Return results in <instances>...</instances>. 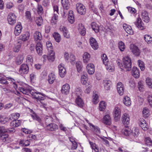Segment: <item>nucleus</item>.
Instances as JSON below:
<instances>
[{"label": "nucleus", "instance_id": "f257e3e1", "mask_svg": "<svg viewBox=\"0 0 152 152\" xmlns=\"http://www.w3.org/2000/svg\"><path fill=\"white\" fill-rule=\"evenodd\" d=\"M18 83L20 86L18 87L19 90L24 94L28 95L30 93L33 97L39 101L44 99L45 95L42 93L38 92L36 91H32L30 86L26 83L23 82L20 83H16L15 80L10 78V84L12 86L14 89H16L18 88Z\"/></svg>", "mask_w": 152, "mask_h": 152}, {"label": "nucleus", "instance_id": "f03ea898", "mask_svg": "<svg viewBox=\"0 0 152 152\" xmlns=\"http://www.w3.org/2000/svg\"><path fill=\"white\" fill-rule=\"evenodd\" d=\"M20 116V114L18 113H14L11 114V117H10V119L13 121L10 123V126L12 127H10V133L11 132H15V130L14 128L18 127L20 126L22 122V121L20 120H17Z\"/></svg>", "mask_w": 152, "mask_h": 152}, {"label": "nucleus", "instance_id": "7ed1b4c3", "mask_svg": "<svg viewBox=\"0 0 152 152\" xmlns=\"http://www.w3.org/2000/svg\"><path fill=\"white\" fill-rule=\"evenodd\" d=\"M123 67L121 68L122 69L124 68V70L129 71L132 67V64L131 60L129 56H125L123 59Z\"/></svg>", "mask_w": 152, "mask_h": 152}, {"label": "nucleus", "instance_id": "20e7f679", "mask_svg": "<svg viewBox=\"0 0 152 152\" xmlns=\"http://www.w3.org/2000/svg\"><path fill=\"white\" fill-rule=\"evenodd\" d=\"M61 3L64 9L63 12H62L61 14L63 17L64 18L66 17L65 15L67 12L66 10H67L69 9L70 3L69 0H61Z\"/></svg>", "mask_w": 152, "mask_h": 152}, {"label": "nucleus", "instance_id": "39448f33", "mask_svg": "<svg viewBox=\"0 0 152 152\" xmlns=\"http://www.w3.org/2000/svg\"><path fill=\"white\" fill-rule=\"evenodd\" d=\"M30 36V33L28 31L22 34L18 37V43L20 44L22 42L27 41L29 39Z\"/></svg>", "mask_w": 152, "mask_h": 152}, {"label": "nucleus", "instance_id": "423d86ee", "mask_svg": "<svg viewBox=\"0 0 152 152\" xmlns=\"http://www.w3.org/2000/svg\"><path fill=\"white\" fill-rule=\"evenodd\" d=\"M76 8L77 12L80 15H84L86 12V9L85 6L80 3H77Z\"/></svg>", "mask_w": 152, "mask_h": 152}, {"label": "nucleus", "instance_id": "0eeeda50", "mask_svg": "<svg viewBox=\"0 0 152 152\" xmlns=\"http://www.w3.org/2000/svg\"><path fill=\"white\" fill-rule=\"evenodd\" d=\"M64 57L67 61L70 62L72 64L75 63V58L74 55L72 54H69L67 52H66L64 55Z\"/></svg>", "mask_w": 152, "mask_h": 152}, {"label": "nucleus", "instance_id": "6e6552de", "mask_svg": "<svg viewBox=\"0 0 152 152\" xmlns=\"http://www.w3.org/2000/svg\"><path fill=\"white\" fill-rule=\"evenodd\" d=\"M121 115V110L120 107H115L113 111V115L114 119L118 121L120 119Z\"/></svg>", "mask_w": 152, "mask_h": 152}, {"label": "nucleus", "instance_id": "1a4fd4ad", "mask_svg": "<svg viewBox=\"0 0 152 152\" xmlns=\"http://www.w3.org/2000/svg\"><path fill=\"white\" fill-rule=\"evenodd\" d=\"M59 71V74L60 76L61 77H64L66 74V70L63 64H60L58 66Z\"/></svg>", "mask_w": 152, "mask_h": 152}, {"label": "nucleus", "instance_id": "9d476101", "mask_svg": "<svg viewBox=\"0 0 152 152\" xmlns=\"http://www.w3.org/2000/svg\"><path fill=\"white\" fill-rule=\"evenodd\" d=\"M134 23L136 26L140 30H143L145 28L144 24L140 17L137 18Z\"/></svg>", "mask_w": 152, "mask_h": 152}, {"label": "nucleus", "instance_id": "9b49d317", "mask_svg": "<svg viewBox=\"0 0 152 152\" xmlns=\"http://www.w3.org/2000/svg\"><path fill=\"white\" fill-rule=\"evenodd\" d=\"M130 50L133 54L136 56H139L140 54V51L138 47L134 44H131L130 46Z\"/></svg>", "mask_w": 152, "mask_h": 152}, {"label": "nucleus", "instance_id": "f8f14e48", "mask_svg": "<svg viewBox=\"0 0 152 152\" xmlns=\"http://www.w3.org/2000/svg\"><path fill=\"white\" fill-rule=\"evenodd\" d=\"M28 70L29 68L27 65L23 64L20 66L19 72L20 74L23 75L27 74Z\"/></svg>", "mask_w": 152, "mask_h": 152}, {"label": "nucleus", "instance_id": "ddd939ff", "mask_svg": "<svg viewBox=\"0 0 152 152\" xmlns=\"http://www.w3.org/2000/svg\"><path fill=\"white\" fill-rule=\"evenodd\" d=\"M23 28L21 23L18 22L16 25L14 31V34L16 36H18L21 33Z\"/></svg>", "mask_w": 152, "mask_h": 152}, {"label": "nucleus", "instance_id": "4468645a", "mask_svg": "<svg viewBox=\"0 0 152 152\" xmlns=\"http://www.w3.org/2000/svg\"><path fill=\"white\" fill-rule=\"evenodd\" d=\"M70 88V86L68 83H66L62 86L61 91L62 93L65 95H67L69 93Z\"/></svg>", "mask_w": 152, "mask_h": 152}, {"label": "nucleus", "instance_id": "2eb2a0df", "mask_svg": "<svg viewBox=\"0 0 152 152\" xmlns=\"http://www.w3.org/2000/svg\"><path fill=\"white\" fill-rule=\"evenodd\" d=\"M82 58L83 63L84 64H86L90 61L91 56L89 53L85 52L83 55Z\"/></svg>", "mask_w": 152, "mask_h": 152}, {"label": "nucleus", "instance_id": "dca6fc26", "mask_svg": "<svg viewBox=\"0 0 152 152\" xmlns=\"http://www.w3.org/2000/svg\"><path fill=\"white\" fill-rule=\"evenodd\" d=\"M89 42L91 46L94 50H96L99 48L98 44L95 39L91 37L89 39Z\"/></svg>", "mask_w": 152, "mask_h": 152}, {"label": "nucleus", "instance_id": "f3484780", "mask_svg": "<svg viewBox=\"0 0 152 152\" xmlns=\"http://www.w3.org/2000/svg\"><path fill=\"white\" fill-rule=\"evenodd\" d=\"M86 68L89 74L92 75L95 72V66L93 64L89 63L86 66Z\"/></svg>", "mask_w": 152, "mask_h": 152}, {"label": "nucleus", "instance_id": "a211bd4d", "mask_svg": "<svg viewBox=\"0 0 152 152\" xmlns=\"http://www.w3.org/2000/svg\"><path fill=\"white\" fill-rule=\"evenodd\" d=\"M117 90L119 95L122 96L123 95L124 88L123 84L121 82H119L117 84Z\"/></svg>", "mask_w": 152, "mask_h": 152}, {"label": "nucleus", "instance_id": "6ab92c4d", "mask_svg": "<svg viewBox=\"0 0 152 152\" xmlns=\"http://www.w3.org/2000/svg\"><path fill=\"white\" fill-rule=\"evenodd\" d=\"M86 121L88 124H89L90 127L91 129L93 131L95 134H98L100 133V130L96 126H94L92 124L90 123L89 121L86 119Z\"/></svg>", "mask_w": 152, "mask_h": 152}, {"label": "nucleus", "instance_id": "aec40b11", "mask_svg": "<svg viewBox=\"0 0 152 152\" xmlns=\"http://www.w3.org/2000/svg\"><path fill=\"white\" fill-rule=\"evenodd\" d=\"M121 119L122 122L124 124L128 125L130 123L129 116L127 113H125L123 115Z\"/></svg>", "mask_w": 152, "mask_h": 152}, {"label": "nucleus", "instance_id": "412c9836", "mask_svg": "<svg viewBox=\"0 0 152 152\" xmlns=\"http://www.w3.org/2000/svg\"><path fill=\"white\" fill-rule=\"evenodd\" d=\"M0 139L6 143L9 142L10 140L9 135L5 132L0 134Z\"/></svg>", "mask_w": 152, "mask_h": 152}, {"label": "nucleus", "instance_id": "4be33fe9", "mask_svg": "<svg viewBox=\"0 0 152 152\" xmlns=\"http://www.w3.org/2000/svg\"><path fill=\"white\" fill-rule=\"evenodd\" d=\"M141 15V17L144 22L148 23L149 21L150 18L147 12L145 11H142Z\"/></svg>", "mask_w": 152, "mask_h": 152}, {"label": "nucleus", "instance_id": "5701e85b", "mask_svg": "<svg viewBox=\"0 0 152 152\" xmlns=\"http://www.w3.org/2000/svg\"><path fill=\"white\" fill-rule=\"evenodd\" d=\"M36 49L38 54L39 56H41L42 54L43 45L41 42H39L37 43Z\"/></svg>", "mask_w": 152, "mask_h": 152}, {"label": "nucleus", "instance_id": "b1692460", "mask_svg": "<svg viewBox=\"0 0 152 152\" xmlns=\"http://www.w3.org/2000/svg\"><path fill=\"white\" fill-rule=\"evenodd\" d=\"M123 26L124 29L128 34L131 35L133 34V31L130 26L126 23H124L123 24Z\"/></svg>", "mask_w": 152, "mask_h": 152}, {"label": "nucleus", "instance_id": "393cba45", "mask_svg": "<svg viewBox=\"0 0 152 152\" xmlns=\"http://www.w3.org/2000/svg\"><path fill=\"white\" fill-rule=\"evenodd\" d=\"M140 126L144 131L147 130L149 128V126L148 125L145 121L143 119H140Z\"/></svg>", "mask_w": 152, "mask_h": 152}, {"label": "nucleus", "instance_id": "a878e982", "mask_svg": "<svg viewBox=\"0 0 152 152\" xmlns=\"http://www.w3.org/2000/svg\"><path fill=\"white\" fill-rule=\"evenodd\" d=\"M103 122L106 125H110L111 122V119L110 115L107 114L104 115L103 118Z\"/></svg>", "mask_w": 152, "mask_h": 152}, {"label": "nucleus", "instance_id": "bb28decb", "mask_svg": "<svg viewBox=\"0 0 152 152\" xmlns=\"http://www.w3.org/2000/svg\"><path fill=\"white\" fill-rule=\"evenodd\" d=\"M68 20L69 22L71 24L74 23L75 22L74 15L73 12L72 10L69 11Z\"/></svg>", "mask_w": 152, "mask_h": 152}, {"label": "nucleus", "instance_id": "cd10ccee", "mask_svg": "<svg viewBox=\"0 0 152 152\" xmlns=\"http://www.w3.org/2000/svg\"><path fill=\"white\" fill-rule=\"evenodd\" d=\"M47 129L50 131H55L58 129V126L55 124H50L46 126Z\"/></svg>", "mask_w": 152, "mask_h": 152}, {"label": "nucleus", "instance_id": "c85d7f7f", "mask_svg": "<svg viewBox=\"0 0 152 152\" xmlns=\"http://www.w3.org/2000/svg\"><path fill=\"white\" fill-rule=\"evenodd\" d=\"M132 74L135 78H138L140 75L139 69L137 67H134L132 69Z\"/></svg>", "mask_w": 152, "mask_h": 152}, {"label": "nucleus", "instance_id": "c756f323", "mask_svg": "<svg viewBox=\"0 0 152 152\" xmlns=\"http://www.w3.org/2000/svg\"><path fill=\"white\" fill-rule=\"evenodd\" d=\"M123 102L126 106H129L131 104V101L130 98L127 96H124L123 100Z\"/></svg>", "mask_w": 152, "mask_h": 152}, {"label": "nucleus", "instance_id": "7c9ffc66", "mask_svg": "<svg viewBox=\"0 0 152 152\" xmlns=\"http://www.w3.org/2000/svg\"><path fill=\"white\" fill-rule=\"evenodd\" d=\"M106 69L109 72H112L114 70V67L113 64L111 61H110L105 65Z\"/></svg>", "mask_w": 152, "mask_h": 152}, {"label": "nucleus", "instance_id": "2f4dec72", "mask_svg": "<svg viewBox=\"0 0 152 152\" xmlns=\"http://www.w3.org/2000/svg\"><path fill=\"white\" fill-rule=\"evenodd\" d=\"M78 29L80 34L84 35L86 34V29L84 26L82 24H79L78 25Z\"/></svg>", "mask_w": 152, "mask_h": 152}, {"label": "nucleus", "instance_id": "473e14b6", "mask_svg": "<svg viewBox=\"0 0 152 152\" xmlns=\"http://www.w3.org/2000/svg\"><path fill=\"white\" fill-rule=\"evenodd\" d=\"M56 80L55 75L54 74L50 73L48 76V80L50 84H53Z\"/></svg>", "mask_w": 152, "mask_h": 152}, {"label": "nucleus", "instance_id": "72a5a7b5", "mask_svg": "<svg viewBox=\"0 0 152 152\" xmlns=\"http://www.w3.org/2000/svg\"><path fill=\"white\" fill-rule=\"evenodd\" d=\"M48 60L49 61H53L55 58V53L53 50L48 51Z\"/></svg>", "mask_w": 152, "mask_h": 152}, {"label": "nucleus", "instance_id": "f704fd0d", "mask_svg": "<svg viewBox=\"0 0 152 152\" xmlns=\"http://www.w3.org/2000/svg\"><path fill=\"white\" fill-rule=\"evenodd\" d=\"M33 36L35 41L40 40L42 39V36L41 33L38 31H36L34 33Z\"/></svg>", "mask_w": 152, "mask_h": 152}, {"label": "nucleus", "instance_id": "c9c22d12", "mask_svg": "<svg viewBox=\"0 0 152 152\" xmlns=\"http://www.w3.org/2000/svg\"><path fill=\"white\" fill-rule=\"evenodd\" d=\"M75 103L78 106L80 107H82L84 106V103L80 97H77L75 100Z\"/></svg>", "mask_w": 152, "mask_h": 152}, {"label": "nucleus", "instance_id": "e433bc0d", "mask_svg": "<svg viewBox=\"0 0 152 152\" xmlns=\"http://www.w3.org/2000/svg\"><path fill=\"white\" fill-rule=\"evenodd\" d=\"M104 87L105 89L109 90L110 89V86L111 85V82L109 80H104L103 81Z\"/></svg>", "mask_w": 152, "mask_h": 152}, {"label": "nucleus", "instance_id": "4c0bfd02", "mask_svg": "<svg viewBox=\"0 0 152 152\" xmlns=\"http://www.w3.org/2000/svg\"><path fill=\"white\" fill-rule=\"evenodd\" d=\"M87 75H82L81 77V82L82 84L83 85H86L87 86H88L89 84L87 83V81L88 80Z\"/></svg>", "mask_w": 152, "mask_h": 152}, {"label": "nucleus", "instance_id": "58836bf2", "mask_svg": "<svg viewBox=\"0 0 152 152\" xmlns=\"http://www.w3.org/2000/svg\"><path fill=\"white\" fill-rule=\"evenodd\" d=\"M23 55H18L16 58L15 60L16 63L17 65H20L23 62Z\"/></svg>", "mask_w": 152, "mask_h": 152}, {"label": "nucleus", "instance_id": "ea45409f", "mask_svg": "<svg viewBox=\"0 0 152 152\" xmlns=\"http://www.w3.org/2000/svg\"><path fill=\"white\" fill-rule=\"evenodd\" d=\"M91 28L96 33H97L99 31V27L98 25L95 22H93L91 24Z\"/></svg>", "mask_w": 152, "mask_h": 152}, {"label": "nucleus", "instance_id": "a19ab883", "mask_svg": "<svg viewBox=\"0 0 152 152\" xmlns=\"http://www.w3.org/2000/svg\"><path fill=\"white\" fill-rule=\"evenodd\" d=\"M75 93L77 97H80V96L82 95L83 91L80 88L77 87L75 89Z\"/></svg>", "mask_w": 152, "mask_h": 152}, {"label": "nucleus", "instance_id": "79ce46f5", "mask_svg": "<svg viewBox=\"0 0 152 152\" xmlns=\"http://www.w3.org/2000/svg\"><path fill=\"white\" fill-rule=\"evenodd\" d=\"M16 17L14 13H10V24L13 25L16 22Z\"/></svg>", "mask_w": 152, "mask_h": 152}, {"label": "nucleus", "instance_id": "37998d69", "mask_svg": "<svg viewBox=\"0 0 152 152\" xmlns=\"http://www.w3.org/2000/svg\"><path fill=\"white\" fill-rule=\"evenodd\" d=\"M101 58L102 62L105 65L110 62L108 61L106 55L105 54H103L102 55Z\"/></svg>", "mask_w": 152, "mask_h": 152}, {"label": "nucleus", "instance_id": "c03bdc74", "mask_svg": "<svg viewBox=\"0 0 152 152\" xmlns=\"http://www.w3.org/2000/svg\"><path fill=\"white\" fill-rule=\"evenodd\" d=\"M33 61V58L32 56L28 55L27 56L26 61L27 63L32 65Z\"/></svg>", "mask_w": 152, "mask_h": 152}, {"label": "nucleus", "instance_id": "a18cd8bd", "mask_svg": "<svg viewBox=\"0 0 152 152\" xmlns=\"http://www.w3.org/2000/svg\"><path fill=\"white\" fill-rule=\"evenodd\" d=\"M142 113L143 116L145 118L148 117L150 115L149 110L146 107L143 109Z\"/></svg>", "mask_w": 152, "mask_h": 152}, {"label": "nucleus", "instance_id": "49530a36", "mask_svg": "<svg viewBox=\"0 0 152 152\" xmlns=\"http://www.w3.org/2000/svg\"><path fill=\"white\" fill-rule=\"evenodd\" d=\"M106 104L103 101H101L99 103V110L101 111H103L106 108Z\"/></svg>", "mask_w": 152, "mask_h": 152}, {"label": "nucleus", "instance_id": "de8ad7c7", "mask_svg": "<svg viewBox=\"0 0 152 152\" xmlns=\"http://www.w3.org/2000/svg\"><path fill=\"white\" fill-rule=\"evenodd\" d=\"M145 82L149 87L152 89V79L149 77H147L146 78Z\"/></svg>", "mask_w": 152, "mask_h": 152}, {"label": "nucleus", "instance_id": "09e8293b", "mask_svg": "<svg viewBox=\"0 0 152 152\" xmlns=\"http://www.w3.org/2000/svg\"><path fill=\"white\" fill-rule=\"evenodd\" d=\"M144 39L148 44L152 43V37L150 35H145L144 36Z\"/></svg>", "mask_w": 152, "mask_h": 152}, {"label": "nucleus", "instance_id": "8fccbe9b", "mask_svg": "<svg viewBox=\"0 0 152 152\" xmlns=\"http://www.w3.org/2000/svg\"><path fill=\"white\" fill-rule=\"evenodd\" d=\"M53 36L56 42H59L61 40V36L58 33H54L53 34Z\"/></svg>", "mask_w": 152, "mask_h": 152}, {"label": "nucleus", "instance_id": "3c124183", "mask_svg": "<svg viewBox=\"0 0 152 152\" xmlns=\"http://www.w3.org/2000/svg\"><path fill=\"white\" fill-rule=\"evenodd\" d=\"M99 101L98 95L95 94H94L92 96V102L94 104H96L98 103Z\"/></svg>", "mask_w": 152, "mask_h": 152}, {"label": "nucleus", "instance_id": "603ef678", "mask_svg": "<svg viewBox=\"0 0 152 152\" xmlns=\"http://www.w3.org/2000/svg\"><path fill=\"white\" fill-rule=\"evenodd\" d=\"M131 132V129L128 128H124L122 130V133L126 135H129Z\"/></svg>", "mask_w": 152, "mask_h": 152}, {"label": "nucleus", "instance_id": "864d4df0", "mask_svg": "<svg viewBox=\"0 0 152 152\" xmlns=\"http://www.w3.org/2000/svg\"><path fill=\"white\" fill-rule=\"evenodd\" d=\"M76 66L78 72L81 71L83 67L82 63L80 61H77Z\"/></svg>", "mask_w": 152, "mask_h": 152}, {"label": "nucleus", "instance_id": "5fc2aeb1", "mask_svg": "<svg viewBox=\"0 0 152 152\" xmlns=\"http://www.w3.org/2000/svg\"><path fill=\"white\" fill-rule=\"evenodd\" d=\"M144 87L143 81H139L138 83V88L139 91H144Z\"/></svg>", "mask_w": 152, "mask_h": 152}, {"label": "nucleus", "instance_id": "6e6d98bb", "mask_svg": "<svg viewBox=\"0 0 152 152\" xmlns=\"http://www.w3.org/2000/svg\"><path fill=\"white\" fill-rule=\"evenodd\" d=\"M118 47L120 50L123 51L125 48V46L124 43L122 41L119 42L118 43Z\"/></svg>", "mask_w": 152, "mask_h": 152}, {"label": "nucleus", "instance_id": "4d7b16f0", "mask_svg": "<svg viewBox=\"0 0 152 152\" xmlns=\"http://www.w3.org/2000/svg\"><path fill=\"white\" fill-rule=\"evenodd\" d=\"M89 143L93 150H94L95 152H98L99 151L98 148L96 146V144L93 142L89 141Z\"/></svg>", "mask_w": 152, "mask_h": 152}, {"label": "nucleus", "instance_id": "13d9d810", "mask_svg": "<svg viewBox=\"0 0 152 152\" xmlns=\"http://www.w3.org/2000/svg\"><path fill=\"white\" fill-rule=\"evenodd\" d=\"M138 65L142 71H143L145 69V65L143 61L140 60L138 61Z\"/></svg>", "mask_w": 152, "mask_h": 152}, {"label": "nucleus", "instance_id": "bf43d9fd", "mask_svg": "<svg viewBox=\"0 0 152 152\" xmlns=\"http://www.w3.org/2000/svg\"><path fill=\"white\" fill-rule=\"evenodd\" d=\"M58 16L57 14L54 13L53 16L52 18L51 23H53L55 24L58 21Z\"/></svg>", "mask_w": 152, "mask_h": 152}, {"label": "nucleus", "instance_id": "052dcab7", "mask_svg": "<svg viewBox=\"0 0 152 152\" xmlns=\"http://www.w3.org/2000/svg\"><path fill=\"white\" fill-rule=\"evenodd\" d=\"M145 144L147 146H152V140L150 137H146L145 138Z\"/></svg>", "mask_w": 152, "mask_h": 152}, {"label": "nucleus", "instance_id": "680f3d73", "mask_svg": "<svg viewBox=\"0 0 152 152\" xmlns=\"http://www.w3.org/2000/svg\"><path fill=\"white\" fill-rule=\"evenodd\" d=\"M43 20L41 17H39L37 18L36 22L37 25L40 26L42 23Z\"/></svg>", "mask_w": 152, "mask_h": 152}, {"label": "nucleus", "instance_id": "e2e57ef3", "mask_svg": "<svg viewBox=\"0 0 152 152\" xmlns=\"http://www.w3.org/2000/svg\"><path fill=\"white\" fill-rule=\"evenodd\" d=\"M37 12L39 15L42 14L43 11L42 6L40 5H38L37 7Z\"/></svg>", "mask_w": 152, "mask_h": 152}, {"label": "nucleus", "instance_id": "0e129e2a", "mask_svg": "<svg viewBox=\"0 0 152 152\" xmlns=\"http://www.w3.org/2000/svg\"><path fill=\"white\" fill-rule=\"evenodd\" d=\"M31 115L34 119L37 121L39 123L41 122V119L35 113H34L33 114H31Z\"/></svg>", "mask_w": 152, "mask_h": 152}, {"label": "nucleus", "instance_id": "69168bd1", "mask_svg": "<svg viewBox=\"0 0 152 152\" xmlns=\"http://www.w3.org/2000/svg\"><path fill=\"white\" fill-rule=\"evenodd\" d=\"M27 142V143H26L25 142V140H22L20 141V144L22 146H27L29 145L30 144V142L28 140H26V142Z\"/></svg>", "mask_w": 152, "mask_h": 152}, {"label": "nucleus", "instance_id": "338daca9", "mask_svg": "<svg viewBox=\"0 0 152 152\" xmlns=\"http://www.w3.org/2000/svg\"><path fill=\"white\" fill-rule=\"evenodd\" d=\"M9 118H3L2 116L0 117V122L2 124H5L9 121Z\"/></svg>", "mask_w": 152, "mask_h": 152}, {"label": "nucleus", "instance_id": "774afa93", "mask_svg": "<svg viewBox=\"0 0 152 152\" xmlns=\"http://www.w3.org/2000/svg\"><path fill=\"white\" fill-rule=\"evenodd\" d=\"M132 132L133 135L135 137L138 136L140 133L138 129L137 128L133 129Z\"/></svg>", "mask_w": 152, "mask_h": 152}]
</instances>
